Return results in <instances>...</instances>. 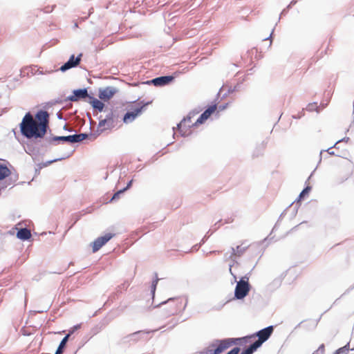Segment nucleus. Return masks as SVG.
Here are the masks:
<instances>
[{
    "mask_svg": "<svg viewBox=\"0 0 354 354\" xmlns=\"http://www.w3.org/2000/svg\"><path fill=\"white\" fill-rule=\"evenodd\" d=\"M35 120L30 112H27L19 124V130L22 136L28 141L24 147L25 151L30 155L39 153L41 140L46 138L49 128V113L44 109H39L35 113Z\"/></svg>",
    "mask_w": 354,
    "mask_h": 354,
    "instance_id": "nucleus-1",
    "label": "nucleus"
},
{
    "mask_svg": "<svg viewBox=\"0 0 354 354\" xmlns=\"http://www.w3.org/2000/svg\"><path fill=\"white\" fill-rule=\"evenodd\" d=\"M152 103V100L145 102L141 100L136 106H131L130 109L124 114L122 121L129 124L134 121L138 116L141 115L147 109V107Z\"/></svg>",
    "mask_w": 354,
    "mask_h": 354,
    "instance_id": "nucleus-2",
    "label": "nucleus"
},
{
    "mask_svg": "<svg viewBox=\"0 0 354 354\" xmlns=\"http://www.w3.org/2000/svg\"><path fill=\"white\" fill-rule=\"evenodd\" d=\"M251 271L241 277L234 288V298L235 299H243L250 292L252 286L249 282Z\"/></svg>",
    "mask_w": 354,
    "mask_h": 354,
    "instance_id": "nucleus-3",
    "label": "nucleus"
},
{
    "mask_svg": "<svg viewBox=\"0 0 354 354\" xmlns=\"http://www.w3.org/2000/svg\"><path fill=\"white\" fill-rule=\"evenodd\" d=\"M223 89V86H222L217 95H216V98L211 102L210 104H208L205 109L204 110V111L199 115V117L198 118V119L196 120V121L194 122V123H192V125H189V128H192V127H198V125H201V124H204L206 120L212 115L215 113V111L217 108V104H218L219 101H218V98L220 97V95L222 92Z\"/></svg>",
    "mask_w": 354,
    "mask_h": 354,
    "instance_id": "nucleus-4",
    "label": "nucleus"
},
{
    "mask_svg": "<svg viewBox=\"0 0 354 354\" xmlns=\"http://www.w3.org/2000/svg\"><path fill=\"white\" fill-rule=\"evenodd\" d=\"M274 328V326H268L252 334L254 339L256 337L258 338V339L255 340L252 344L258 348H260L262 344L270 337L273 333Z\"/></svg>",
    "mask_w": 354,
    "mask_h": 354,
    "instance_id": "nucleus-5",
    "label": "nucleus"
},
{
    "mask_svg": "<svg viewBox=\"0 0 354 354\" xmlns=\"http://www.w3.org/2000/svg\"><path fill=\"white\" fill-rule=\"evenodd\" d=\"M91 95V94L88 93V88L86 87L74 89L72 91V93L64 100V102H77L82 100L87 102Z\"/></svg>",
    "mask_w": 354,
    "mask_h": 354,
    "instance_id": "nucleus-6",
    "label": "nucleus"
},
{
    "mask_svg": "<svg viewBox=\"0 0 354 354\" xmlns=\"http://www.w3.org/2000/svg\"><path fill=\"white\" fill-rule=\"evenodd\" d=\"M176 77V74L169 75H161L151 80H147L145 84L151 85L153 84L156 87H162L170 85L173 83Z\"/></svg>",
    "mask_w": 354,
    "mask_h": 354,
    "instance_id": "nucleus-7",
    "label": "nucleus"
},
{
    "mask_svg": "<svg viewBox=\"0 0 354 354\" xmlns=\"http://www.w3.org/2000/svg\"><path fill=\"white\" fill-rule=\"evenodd\" d=\"M254 339L253 336L251 335H248L242 337L237 338H223L220 339L221 342H222V346H225L224 351L229 348L232 345H236L239 344L240 345H245L250 342L251 339Z\"/></svg>",
    "mask_w": 354,
    "mask_h": 354,
    "instance_id": "nucleus-8",
    "label": "nucleus"
},
{
    "mask_svg": "<svg viewBox=\"0 0 354 354\" xmlns=\"http://www.w3.org/2000/svg\"><path fill=\"white\" fill-rule=\"evenodd\" d=\"M75 138V133L68 136H54L51 134L50 136L45 138V141L49 145H57L64 142L73 144L76 142Z\"/></svg>",
    "mask_w": 354,
    "mask_h": 354,
    "instance_id": "nucleus-9",
    "label": "nucleus"
},
{
    "mask_svg": "<svg viewBox=\"0 0 354 354\" xmlns=\"http://www.w3.org/2000/svg\"><path fill=\"white\" fill-rule=\"evenodd\" d=\"M115 236V233L108 232L102 236H98L90 244L92 248V252L93 253L97 252Z\"/></svg>",
    "mask_w": 354,
    "mask_h": 354,
    "instance_id": "nucleus-10",
    "label": "nucleus"
},
{
    "mask_svg": "<svg viewBox=\"0 0 354 354\" xmlns=\"http://www.w3.org/2000/svg\"><path fill=\"white\" fill-rule=\"evenodd\" d=\"M221 343L222 342H221L220 339H215L207 348L198 352L196 354H221L224 351L223 348L225 347L222 346Z\"/></svg>",
    "mask_w": 354,
    "mask_h": 354,
    "instance_id": "nucleus-11",
    "label": "nucleus"
},
{
    "mask_svg": "<svg viewBox=\"0 0 354 354\" xmlns=\"http://www.w3.org/2000/svg\"><path fill=\"white\" fill-rule=\"evenodd\" d=\"M82 57L83 54L82 53H79L76 57L74 54H72L68 59L64 63L58 70L62 73H65L71 68L77 67L81 62Z\"/></svg>",
    "mask_w": 354,
    "mask_h": 354,
    "instance_id": "nucleus-12",
    "label": "nucleus"
},
{
    "mask_svg": "<svg viewBox=\"0 0 354 354\" xmlns=\"http://www.w3.org/2000/svg\"><path fill=\"white\" fill-rule=\"evenodd\" d=\"M159 329H154V330H140L136 331L134 333H132L131 334L127 335V336L124 337L122 338V342L123 343H128L130 342H137L140 339L143 338V335H147L150 333H153L156 331H158Z\"/></svg>",
    "mask_w": 354,
    "mask_h": 354,
    "instance_id": "nucleus-13",
    "label": "nucleus"
},
{
    "mask_svg": "<svg viewBox=\"0 0 354 354\" xmlns=\"http://www.w3.org/2000/svg\"><path fill=\"white\" fill-rule=\"evenodd\" d=\"M118 92L119 89L113 86L100 88L98 90V97L102 101L108 102Z\"/></svg>",
    "mask_w": 354,
    "mask_h": 354,
    "instance_id": "nucleus-14",
    "label": "nucleus"
},
{
    "mask_svg": "<svg viewBox=\"0 0 354 354\" xmlns=\"http://www.w3.org/2000/svg\"><path fill=\"white\" fill-rule=\"evenodd\" d=\"M192 113H189L186 117H185L178 124L177 128L178 129L179 133L182 137H187L191 135V128H189V125H186L187 122L190 123L192 122Z\"/></svg>",
    "mask_w": 354,
    "mask_h": 354,
    "instance_id": "nucleus-15",
    "label": "nucleus"
},
{
    "mask_svg": "<svg viewBox=\"0 0 354 354\" xmlns=\"http://www.w3.org/2000/svg\"><path fill=\"white\" fill-rule=\"evenodd\" d=\"M118 118V114H116L115 111L113 110H111V111L109 112L104 118L107 122V127L100 130V131L102 133L105 129H111L113 128L115 126L114 123L115 122V121H117Z\"/></svg>",
    "mask_w": 354,
    "mask_h": 354,
    "instance_id": "nucleus-16",
    "label": "nucleus"
},
{
    "mask_svg": "<svg viewBox=\"0 0 354 354\" xmlns=\"http://www.w3.org/2000/svg\"><path fill=\"white\" fill-rule=\"evenodd\" d=\"M100 99L98 100L92 94L87 100V103L90 104L94 110H97L100 113L104 111L105 104Z\"/></svg>",
    "mask_w": 354,
    "mask_h": 354,
    "instance_id": "nucleus-17",
    "label": "nucleus"
},
{
    "mask_svg": "<svg viewBox=\"0 0 354 354\" xmlns=\"http://www.w3.org/2000/svg\"><path fill=\"white\" fill-rule=\"evenodd\" d=\"M268 144V140H263L261 143L257 145L252 153V158H258L263 154L264 150L266 148Z\"/></svg>",
    "mask_w": 354,
    "mask_h": 354,
    "instance_id": "nucleus-18",
    "label": "nucleus"
},
{
    "mask_svg": "<svg viewBox=\"0 0 354 354\" xmlns=\"http://www.w3.org/2000/svg\"><path fill=\"white\" fill-rule=\"evenodd\" d=\"M16 236L21 241H28L30 239L31 234L28 229L26 227H21L17 230Z\"/></svg>",
    "mask_w": 354,
    "mask_h": 354,
    "instance_id": "nucleus-19",
    "label": "nucleus"
},
{
    "mask_svg": "<svg viewBox=\"0 0 354 354\" xmlns=\"http://www.w3.org/2000/svg\"><path fill=\"white\" fill-rule=\"evenodd\" d=\"M73 151H74V150L72 151L71 153H69L68 154L66 155L64 157L57 158L50 160H48V161H46V162H44L38 163V169H41L44 167H48V166L50 165L53 162H57V161H60V160H64V159H66V158H69L73 154Z\"/></svg>",
    "mask_w": 354,
    "mask_h": 354,
    "instance_id": "nucleus-20",
    "label": "nucleus"
},
{
    "mask_svg": "<svg viewBox=\"0 0 354 354\" xmlns=\"http://www.w3.org/2000/svg\"><path fill=\"white\" fill-rule=\"evenodd\" d=\"M73 151H74V150L72 151L71 153H69L68 154L66 155L64 157L57 158L50 160H48V161H46V162H44L38 163V169H41L44 167H48V166L50 165L53 162H57V161H60V160H64V159H66V158H69L73 154Z\"/></svg>",
    "mask_w": 354,
    "mask_h": 354,
    "instance_id": "nucleus-21",
    "label": "nucleus"
},
{
    "mask_svg": "<svg viewBox=\"0 0 354 354\" xmlns=\"http://www.w3.org/2000/svg\"><path fill=\"white\" fill-rule=\"evenodd\" d=\"M312 189V187L310 185H306L305 187L303 189V190L300 192L298 197L296 198V200L292 203H297V205L300 203L301 201L304 200V198L308 196L309 193L310 192Z\"/></svg>",
    "mask_w": 354,
    "mask_h": 354,
    "instance_id": "nucleus-22",
    "label": "nucleus"
},
{
    "mask_svg": "<svg viewBox=\"0 0 354 354\" xmlns=\"http://www.w3.org/2000/svg\"><path fill=\"white\" fill-rule=\"evenodd\" d=\"M68 339H69L68 335H66L62 338V339L61 340V342L59 344V346H58L57 350L55 351V354H62L64 353Z\"/></svg>",
    "mask_w": 354,
    "mask_h": 354,
    "instance_id": "nucleus-23",
    "label": "nucleus"
},
{
    "mask_svg": "<svg viewBox=\"0 0 354 354\" xmlns=\"http://www.w3.org/2000/svg\"><path fill=\"white\" fill-rule=\"evenodd\" d=\"M37 66H30L29 68H30V73L32 75H47V74H51L55 71H57L58 70H46V71H43V70H39V69H35Z\"/></svg>",
    "mask_w": 354,
    "mask_h": 354,
    "instance_id": "nucleus-24",
    "label": "nucleus"
},
{
    "mask_svg": "<svg viewBox=\"0 0 354 354\" xmlns=\"http://www.w3.org/2000/svg\"><path fill=\"white\" fill-rule=\"evenodd\" d=\"M11 174V172L10 169L8 168V167L2 163H0V181L6 177L10 176Z\"/></svg>",
    "mask_w": 354,
    "mask_h": 354,
    "instance_id": "nucleus-25",
    "label": "nucleus"
},
{
    "mask_svg": "<svg viewBox=\"0 0 354 354\" xmlns=\"http://www.w3.org/2000/svg\"><path fill=\"white\" fill-rule=\"evenodd\" d=\"M248 247H241V245L236 246V249L233 247L231 248V254L230 257L232 256H241L247 250Z\"/></svg>",
    "mask_w": 354,
    "mask_h": 354,
    "instance_id": "nucleus-26",
    "label": "nucleus"
},
{
    "mask_svg": "<svg viewBox=\"0 0 354 354\" xmlns=\"http://www.w3.org/2000/svg\"><path fill=\"white\" fill-rule=\"evenodd\" d=\"M84 213L82 214V212H79L78 214H72L71 215V225L68 226L67 230H66V232L70 230L75 225V223L80 220L83 214H86L87 212H85L84 210L83 211Z\"/></svg>",
    "mask_w": 354,
    "mask_h": 354,
    "instance_id": "nucleus-27",
    "label": "nucleus"
},
{
    "mask_svg": "<svg viewBox=\"0 0 354 354\" xmlns=\"http://www.w3.org/2000/svg\"><path fill=\"white\" fill-rule=\"evenodd\" d=\"M92 136H94V138H96V136H95L94 134L91 133H75V141L76 142H80L82 140H84V139L86 138H88V137H91Z\"/></svg>",
    "mask_w": 354,
    "mask_h": 354,
    "instance_id": "nucleus-28",
    "label": "nucleus"
},
{
    "mask_svg": "<svg viewBox=\"0 0 354 354\" xmlns=\"http://www.w3.org/2000/svg\"><path fill=\"white\" fill-rule=\"evenodd\" d=\"M124 192L125 191L123 189L118 190L115 193H114L112 197L106 202V203H114L118 201L120 198V196L123 194Z\"/></svg>",
    "mask_w": 354,
    "mask_h": 354,
    "instance_id": "nucleus-29",
    "label": "nucleus"
},
{
    "mask_svg": "<svg viewBox=\"0 0 354 354\" xmlns=\"http://www.w3.org/2000/svg\"><path fill=\"white\" fill-rule=\"evenodd\" d=\"M306 110H307L308 111H310V112H312V111H316L317 113L320 112V109H319V106L317 104V102H316L309 103L307 105Z\"/></svg>",
    "mask_w": 354,
    "mask_h": 354,
    "instance_id": "nucleus-30",
    "label": "nucleus"
},
{
    "mask_svg": "<svg viewBox=\"0 0 354 354\" xmlns=\"http://www.w3.org/2000/svg\"><path fill=\"white\" fill-rule=\"evenodd\" d=\"M240 88V84H237L236 85H235L234 87H229L227 92H225L221 97V100L223 99H225V97H227V96L231 93H233L235 91H239Z\"/></svg>",
    "mask_w": 354,
    "mask_h": 354,
    "instance_id": "nucleus-31",
    "label": "nucleus"
},
{
    "mask_svg": "<svg viewBox=\"0 0 354 354\" xmlns=\"http://www.w3.org/2000/svg\"><path fill=\"white\" fill-rule=\"evenodd\" d=\"M257 349L258 348L255 345L251 344L248 347L243 350L240 354H253Z\"/></svg>",
    "mask_w": 354,
    "mask_h": 354,
    "instance_id": "nucleus-32",
    "label": "nucleus"
},
{
    "mask_svg": "<svg viewBox=\"0 0 354 354\" xmlns=\"http://www.w3.org/2000/svg\"><path fill=\"white\" fill-rule=\"evenodd\" d=\"M321 317L316 321H311L308 324L304 325V327L307 330H311L316 328L318 322H319Z\"/></svg>",
    "mask_w": 354,
    "mask_h": 354,
    "instance_id": "nucleus-33",
    "label": "nucleus"
},
{
    "mask_svg": "<svg viewBox=\"0 0 354 354\" xmlns=\"http://www.w3.org/2000/svg\"><path fill=\"white\" fill-rule=\"evenodd\" d=\"M332 147H329L328 149L326 150H321L320 151V153H319V163L321 162L322 161V153H324V152H327L329 155L330 156H339V157H342L341 155H339V154H336L335 153L334 151H332Z\"/></svg>",
    "mask_w": 354,
    "mask_h": 354,
    "instance_id": "nucleus-34",
    "label": "nucleus"
},
{
    "mask_svg": "<svg viewBox=\"0 0 354 354\" xmlns=\"http://www.w3.org/2000/svg\"><path fill=\"white\" fill-rule=\"evenodd\" d=\"M228 105H229V103H225V104H221V105H218L217 104V108L215 111V115L216 118H218L219 117V113L221 111H223L224 110H225L227 107H228Z\"/></svg>",
    "mask_w": 354,
    "mask_h": 354,
    "instance_id": "nucleus-35",
    "label": "nucleus"
},
{
    "mask_svg": "<svg viewBox=\"0 0 354 354\" xmlns=\"http://www.w3.org/2000/svg\"><path fill=\"white\" fill-rule=\"evenodd\" d=\"M157 280H153L151 285V295L152 297V299L155 297V293L158 286Z\"/></svg>",
    "mask_w": 354,
    "mask_h": 354,
    "instance_id": "nucleus-36",
    "label": "nucleus"
},
{
    "mask_svg": "<svg viewBox=\"0 0 354 354\" xmlns=\"http://www.w3.org/2000/svg\"><path fill=\"white\" fill-rule=\"evenodd\" d=\"M299 206H300V203L297 205V203H295V205L293 207L292 212L290 214V219H292L296 216Z\"/></svg>",
    "mask_w": 354,
    "mask_h": 354,
    "instance_id": "nucleus-37",
    "label": "nucleus"
},
{
    "mask_svg": "<svg viewBox=\"0 0 354 354\" xmlns=\"http://www.w3.org/2000/svg\"><path fill=\"white\" fill-rule=\"evenodd\" d=\"M82 327V324H77L75 326H73V327H71L69 330H68V333L67 335H69V337L73 335L75 332H76L77 330H78L80 328Z\"/></svg>",
    "mask_w": 354,
    "mask_h": 354,
    "instance_id": "nucleus-38",
    "label": "nucleus"
},
{
    "mask_svg": "<svg viewBox=\"0 0 354 354\" xmlns=\"http://www.w3.org/2000/svg\"><path fill=\"white\" fill-rule=\"evenodd\" d=\"M292 204L293 203H291L288 207H287L279 216V218H278V221H277V223H275L273 229H272V231L274 230L276 228H277V226L279 223V222L283 218V216H285V214H286V212L288 210V208H290V207L292 206Z\"/></svg>",
    "mask_w": 354,
    "mask_h": 354,
    "instance_id": "nucleus-39",
    "label": "nucleus"
},
{
    "mask_svg": "<svg viewBox=\"0 0 354 354\" xmlns=\"http://www.w3.org/2000/svg\"><path fill=\"white\" fill-rule=\"evenodd\" d=\"M325 351V345L322 344L319 345L317 350L315 351L313 354H324Z\"/></svg>",
    "mask_w": 354,
    "mask_h": 354,
    "instance_id": "nucleus-40",
    "label": "nucleus"
},
{
    "mask_svg": "<svg viewBox=\"0 0 354 354\" xmlns=\"http://www.w3.org/2000/svg\"><path fill=\"white\" fill-rule=\"evenodd\" d=\"M214 233V231H211L209 230L206 234L204 236V237L202 239L200 245H203L205 243V241L208 239V238Z\"/></svg>",
    "mask_w": 354,
    "mask_h": 354,
    "instance_id": "nucleus-41",
    "label": "nucleus"
},
{
    "mask_svg": "<svg viewBox=\"0 0 354 354\" xmlns=\"http://www.w3.org/2000/svg\"><path fill=\"white\" fill-rule=\"evenodd\" d=\"M239 351H240V348L238 346H235V347L232 348L230 351H229L227 353H226L225 354H239Z\"/></svg>",
    "mask_w": 354,
    "mask_h": 354,
    "instance_id": "nucleus-42",
    "label": "nucleus"
},
{
    "mask_svg": "<svg viewBox=\"0 0 354 354\" xmlns=\"http://www.w3.org/2000/svg\"><path fill=\"white\" fill-rule=\"evenodd\" d=\"M281 281H282V279L281 278H277L273 280V281L272 282L271 284H270V286L273 285L276 287H279V286H280V285L281 283Z\"/></svg>",
    "mask_w": 354,
    "mask_h": 354,
    "instance_id": "nucleus-43",
    "label": "nucleus"
},
{
    "mask_svg": "<svg viewBox=\"0 0 354 354\" xmlns=\"http://www.w3.org/2000/svg\"><path fill=\"white\" fill-rule=\"evenodd\" d=\"M329 101H330V98L326 100V103H324V102H322L320 103V104L318 105L319 106V109H320V111H321V110H323L324 109H325L328 106V104L329 103Z\"/></svg>",
    "mask_w": 354,
    "mask_h": 354,
    "instance_id": "nucleus-44",
    "label": "nucleus"
},
{
    "mask_svg": "<svg viewBox=\"0 0 354 354\" xmlns=\"http://www.w3.org/2000/svg\"><path fill=\"white\" fill-rule=\"evenodd\" d=\"M133 183V179L130 180L127 183L126 187H123L122 189H123L125 192H127L128 189H129L132 187Z\"/></svg>",
    "mask_w": 354,
    "mask_h": 354,
    "instance_id": "nucleus-45",
    "label": "nucleus"
},
{
    "mask_svg": "<svg viewBox=\"0 0 354 354\" xmlns=\"http://www.w3.org/2000/svg\"><path fill=\"white\" fill-rule=\"evenodd\" d=\"M345 349H346V348H344V347L339 348L338 349H337V350L333 353V354H344V353H346V352H345Z\"/></svg>",
    "mask_w": 354,
    "mask_h": 354,
    "instance_id": "nucleus-46",
    "label": "nucleus"
},
{
    "mask_svg": "<svg viewBox=\"0 0 354 354\" xmlns=\"http://www.w3.org/2000/svg\"><path fill=\"white\" fill-rule=\"evenodd\" d=\"M107 127V122L104 119H100L99 123H98V128L102 127Z\"/></svg>",
    "mask_w": 354,
    "mask_h": 354,
    "instance_id": "nucleus-47",
    "label": "nucleus"
},
{
    "mask_svg": "<svg viewBox=\"0 0 354 354\" xmlns=\"http://www.w3.org/2000/svg\"><path fill=\"white\" fill-rule=\"evenodd\" d=\"M176 297H170L169 299H168L166 301H162L161 303H160L159 304H158L157 306H155L154 308H157V307H159L162 304H165L169 301H174V299H176Z\"/></svg>",
    "mask_w": 354,
    "mask_h": 354,
    "instance_id": "nucleus-48",
    "label": "nucleus"
},
{
    "mask_svg": "<svg viewBox=\"0 0 354 354\" xmlns=\"http://www.w3.org/2000/svg\"><path fill=\"white\" fill-rule=\"evenodd\" d=\"M17 180V176H15V178H13L12 176H10L9 178V179L6 180L5 181H7V183H10V185H12Z\"/></svg>",
    "mask_w": 354,
    "mask_h": 354,
    "instance_id": "nucleus-49",
    "label": "nucleus"
},
{
    "mask_svg": "<svg viewBox=\"0 0 354 354\" xmlns=\"http://www.w3.org/2000/svg\"><path fill=\"white\" fill-rule=\"evenodd\" d=\"M304 115V110L296 115H292L294 119H300Z\"/></svg>",
    "mask_w": 354,
    "mask_h": 354,
    "instance_id": "nucleus-50",
    "label": "nucleus"
},
{
    "mask_svg": "<svg viewBox=\"0 0 354 354\" xmlns=\"http://www.w3.org/2000/svg\"><path fill=\"white\" fill-rule=\"evenodd\" d=\"M100 328L98 326H95L91 330V332L93 333V336L97 334L100 332Z\"/></svg>",
    "mask_w": 354,
    "mask_h": 354,
    "instance_id": "nucleus-51",
    "label": "nucleus"
},
{
    "mask_svg": "<svg viewBox=\"0 0 354 354\" xmlns=\"http://www.w3.org/2000/svg\"><path fill=\"white\" fill-rule=\"evenodd\" d=\"M288 10H286V8H285L284 9H283V10H282V11H281V13H280V16H279V19L280 20L281 17L282 16H285V15H286L288 14Z\"/></svg>",
    "mask_w": 354,
    "mask_h": 354,
    "instance_id": "nucleus-52",
    "label": "nucleus"
},
{
    "mask_svg": "<svg viewBox=\"0 0 354 354\" xmlns=\"http://www.w3.org/2000/svg\"><path fill=\"white\" fill-rule=\"evenodd\" d=\"M221 222V220H219L218 222H216V223H215V225H215V228H214V230H213L214 232H215L216 230H217L220 227L221 225H220L219 223H220Z\"/></svg>",
    "mask_w": 354,
    "mask_h": 354,
    "instance_id": "nucleus-53",
    "label": "nucleus"
},
{
    "mask_svg": "<svg viewBox=\"0 0 354 354\" xmlns=\"http://www.w3.org/2000/svg\"><path fill=\"white\" fill-rule=\"evenodd\" d=\"M28 68H29V67H28V66H26V67H25V68H22V69L21 70V72H20V75H20V77H25V76H26V75H25V73H24V72H23V71H24V70L28 69Z\"/></svg>",
    "mask_w": 354,
    "mask_h": 354,
    "instance_id": "nucleus-54",
    "label": "nucleus"
},
{
    "mask_svg": "<svg viewBox=\"0 0 354 354\" xmlns=\"http://www.w3.org/2000/svg\"><path fill=\"white\" fill-rule=\"evenodd\" d=\"M349 139L350 138L348 137H344V138L339 140V143L342 142H347L349 140Z\"/></svg>",
    "mask_w": 354,
    "mask_h": 354,
    "instance_id": "nucleus-55",
    "label": "nucleus"
},
{
    "mask_svg": "<svg viewBox=\"0 0 354 354\" xmlns=\"http://www.w3.org/2000/svg\"><path fill=\"white\" fill-rule=\"evenodd\" d=\"M343 347L346 348L345 352L348 351L350 349V343L348 342L346 345H344Z\"/></svg>",
    "mask_w": 354,
    "mask_h": 354,
    "instance_id": "nucleus-56",
    "label": "nucleus"
},
{
    "mask_svg": "<svg viewBox=\"0 0 354 354\" xmlns=\"http://www.w3.org/2000/svg\"><path fill=\"white\" fill-rule=\"evenodd\" d=\"M232 276L233 277V279H234V282L236 283V282H238L239 281H237V277L235 274L234 273H232Z\"/></svg>",
    "mask_w": 354,
    "mask_h": 354,
    "instance_id": "nucleus-57",
    "label": "nucleus"
},
{
    "mask_svg": "<svg viewBox=\"0 0 354 354\" xmlns=\"http://www.w3.org/2000/svg\"><path fill=\"white\" fill-rule=\"evenodd\" d=\"M63 129H64V130H65V131H68V132H72V131H73V129H68V128H67L66 124H65V125L64 126Z\"/></svg>",
    "mask_w": 354,
    "mask_h": 354,
    "instance_id": "nucleus-58",
    "label": "nucleus"
},
{
    "mask_svg": "<svg viewBox=\"0 0 354 354\" xmlns=\"http://www.w3.org/2000/svg\"><path fill=\"white\" fill-rule=\"evenodd\" d=\"M339 140H337V142L333 145V147H332V149H333V148L338 149V148H339V147H338L337 145H338V144H339Z\"/></svg>",
    "mask_w": 354,
    "mask_h": 354,
    "instance_id": "nucleus-59",
    "label": "nucleus"
},
{
    "mask_svg": "<svg viewBox=\"0 0 354 354\" xmlns=\"http://www.w3.org/2000/svg\"><path fill=\"white\" fill-rule=\"evenodd\" d=\"M297 0H292L289 4L290 5V6H294L297 3Z\"/></svg>",
    "mask_w": 354,
    "mask_h": 354,
    "instance_id": "nucleus-60",
    "label": "nucleus"
},
{
    "mask_svg": "<svg viewBox=\"0 0 354 354\" xmlns=\"http://www.w3.org/2000/svg\"><path fill=\"white\" fill-rule=\"evenodd\" d=\"M353 288H354V285H353V286L350 287L349 288H348V289L346 290V292H345L342 295H345V294L348 293L350 290H353Z\"/></svg>",
    "mask_w": 354,
    "mask_h": 354,
    "instance_id": "nucleus-61",
    "label": "nucleus"
},
{
    "mask_svg": "<svg viewBox=\"0 0 354 354\" xmlns=\"http://www.w3.org/2000/svg\"><path fill=\"white\" fill-rule=\"evenodd\" d=\"M232 221H233V219L230 218H227V219H226V220L225 221V223H232Z\"/></svg>",
    "mask_w": 354,
    "mask_h": 354,
    "instance_id": "nucleus-62",
    "label": "nucleus"
},
{
    "mask_svg": "<svg viewBox=\"0 0 354 354\" xmlns=\"http://www.w3.org/2000/svg\"><path fill=\"white\" fill-rule=\"evenodd\" d=\"M153 280H157V282L159 281V278L158 277V274L156 272L154 273V279Z\"/></svg>",
    "mask_w": 354,
    "mask_h": 354,
    "instance_id": "nucleus-63",
    "label": "nucleus"
},
{
    "mask_svg": "<svg viewBox=\"0 0 354 354\" xmlns=\"http://www.w3.org/2000/svg\"><path fill=\"white\" fill-rule=\"evenodd\" d=\"M187 3H186L183 7L181 8L182 12H185L187 10Z\"/></svg>",
    "mask_w": 354,
    "mask_h": 354,
    "instance_id": "nucleus-64",
    "label": "nucleus"
}]
</instances>
